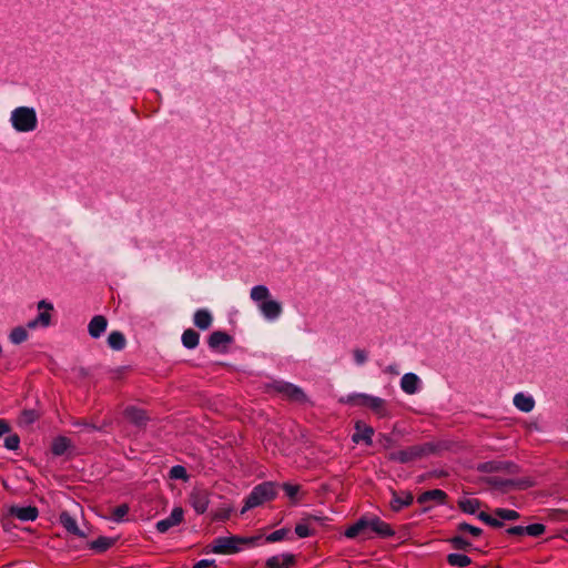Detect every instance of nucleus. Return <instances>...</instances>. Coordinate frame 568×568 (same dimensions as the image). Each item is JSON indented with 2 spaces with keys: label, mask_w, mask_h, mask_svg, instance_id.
I'll return each mask as SVG.
<instances>
[{
  "label": "nucleus",
  "mask_w": 568,
  "mask_h": 568,
  "mask_svg": "<svg viewBox=\"0 0 568 568\" xmlns=\"http://www.w3.org/2000/svg\"><path fill=\"white\" fill-rule=\"evenodd\" d=\"M546 530V526L544 524H531L528 526H525V535L531 536V537H539L541 536Z\"/></svg>",
  "instance_id": "43"
},
{
  "label": "nucleus",
  "mask_w": 568,
  "mask_h": 568,
  "mask_svg": "<svg viewBox=\"0 0 568 568\" xmlns=\"http://www.w3.org/2000/svg\"><path fill=\"white\" fill-rule=\"evenodd\" d=\"M345 537L349 539L362 538L363 540L373 538L371 532V515L358 518L352 526L345 530Z\"/></svg>",
  "instance_id": "7"
},
{
  "label": "nucleus",
  "mask_w": 568,
  "mask_h": 568,
  "mask_svg": "<svg viewBox=\"0 0 568 568\" xmlns=\"http://www.w3.org/2000/svg\"><path fill=\"white\" fill-rule=\"evenodd\" d=\"M373 435H374L373 427L358 420L355 424V433L352 435V440L356 444L364 442L366 445L371 446L373 443V440H372Z\"/></svg>",
  "instance_id": "17"
},
{
  "label": "nucleus",
  "mask_w": 568,
  "mask_h": 568,
  "mask_svg": "<svg viewBox=\"0 0 568 568\" xmlns=\"http://www.w3.org/2000/svg\"><path fill=\"white\" fill-rule=\"evenodd\" d=\"M447 562L455 567H466L471 564L470 557L463 554H449L447 556Z\"/></svg>",
  "instance_id": "33"
},
{
  "label": "nucleus",
  "mask_w": 568,
  "mask_h": 568,
  "mask_svg": "<svg viewBox=\"0 0 568 568\" xmlns=\"http://www.w3.org/2000/svg\"><path fill=\"white\" fill-rule=\"evenodd\" d=\"M341 402L368 407L379 417H385L387 415L386 400L381 397L364 393H355L349 394L345 399L342 398Z\"/></svg>",
  "instance_id": "4"
},
{
  "label": "nucleus",
  "mask_w": 568,
  "mask_h": 568,
  "mask_svg": "<svg viewBox=\"0 0 568 568\" xmlns=\"http://www.w3.org/2000/svg\"><path fill=\"white\" fill-rule=\"evenodd\" d=\"M74 425H80V426L84 425V426L89 427L90 429H95L94 426H91V425L87 424L85 422H77Z\"/></svg>",
  "instance_id": "55"
},
{
  "label": "nucleus",
  "mask_w": 568,
  "mask_h": 568,
  "mask_svg": "<svg viewBox=\"0 0 568 568\" xmlns=\"http://www.w3.org/2000/svg\"><path fill=\"white\" fill-rule=\"evenodd\" d=\"M458 507L462 511L469 514V515H476L477 510L480 507V501L478 499H459L458 500Z\"/></svg>",
  "instance_id": "32"
},
{
  "label": "nucleus",
  "mask_w": 568,
  "mask_h": 568,
  "mask_svg": "<svg viewBox=\"0 0 568 568\" xmlns=\"http://www.w3.org/2000/svg\"><path fill=\"white\" fill-rule=\"evenodd\" d=\"M27 338H28V332L22 326L14 327L9 335L10 342L16 345L23 343L24 341H27Z\"/></svg>",
  "instance_id": "36"
},
{
  "label": "nucleus",
  "mask_w": 568,
  "mask_h": 568,
  "mask_svg": "<svg viewBox=\"0 0 568 568\" xmlns=\"http://www.w3.org/2000/svg\"><path fill=\"white\" fill-rule=\"evenodd\" d=\"M385 372L389 373V374H393V375H398L399 374L398 366L396 364L388 365L386 367Z\"/></svg>",
  "instance_id": "53"
},
{
  "label": "nucleus",
  "mask_w": 568,
  "mask_h": 568,
  "mask_svg": "<svg viewBox=\"0 0 568 568\" xmlns=\"http://www.w3.org/2000/svg\"><path fill=\"white\" fill-rule=\"evenodd\" d=\"M448 542L452 545V547L456 550H470L473 545L469 540L464 538L460 535L454 536L448 539Z\"/></svg>",
  "instance_id": "35"
},
{
  "label": "nucleus",
  "mask_w": 568,
  "mask_h": 568,
  "mask_svg": "<svg viewBox=\"0 0 568 568\" xmlns=\"http://www.w3.org/2000/svg\"><path fill=\"white\" fill-rule=\"evenodd\" d=\"M108 345L114 351H122L126 346V338L120 331H113L108 336Z\"/></svg>",
  "instance_id": "28"
},
{
  "label": "nucleus",
  "mask_w": 568,
  "mask_h": 568,
  "mask_svg": "<svg viewBox=\"0 0 568 568\" xmlns=\"http://www.w3.org/2000/svg\"><path fill=\"white\" fill-rule=\"evenodd\" d=\"M446 499H447V494L444 490L430 489V490H426V491L422 493L417 497V503L420 505H425L428 503H435V504L443 505V504H445Z\"/></svg>",
  "instance_id": "20"
},
{
  "label": "nucleus",
  "mask_w": 568,
  "mask_h": 568,
  "mask_svg": "<svg viewBox=\"0 0 568 568\" xmlns=\"http://www.w3.org/2000/svg\"><path fill=\"white\" fill-rule=\"evenodd\" d=\"M71 448V440L65 436H58L53 439L51 452L54 456H63Z\"/></svg>",
  "instance_id": "27"
},
{
  "label": "nucleus",
  "mask_w": 568,
  "mask_h": 568,
  "mask_svg": "<svg viewBox=\"0 0 568 568\" xmlns=\"http://www.w3.org/2000/svg\"><path fill=\"white\" fill-rule=\"evenodd\" d=\"M20 445V437L17 434L9 435L4 439V447L9 450H17Z\"/></svg>",
  "instance_id": "45"
},
{
  "label": "nucleus",
  "mask_w": 568,
  "mask_h": 568,
  "mask_svg": "<svg viewBox=\"0 0 568 568\" xmlns=\"http://www.w3.org/2000/svg\"><path fill=\"white\" fill-rule=\"evenodd\" d=\"M288 532V529L287 528H282V529H278V530H275L273 531L272 534H270L266 538H265V541L266 542H276V541H281L285 538V536L287 535Z\"/></svg>",
  "instance_id": "44"
},
{
  "label": "nucleus",
  "mask_w": 568,
  "mask_h": 568,
  "mask_svg": "<svg viewBox=\"0 0 568 568\" xmlns=\"http://www.w3.org/2000/svg\"><path fill=\"white\" fill-rule=\"evenodd\" d=\"M211 551L220 555H233L239 552L233 536L217 537L211 544Z\"/></svg>",
  "instance_id": "11"
},
{
  "label": "nucleus",
  "mask_w": 568,
  "mask_h": 568,
  "mask_svg": "<svg viewBox=\"0 0 568 568\" xmlns=\"http://www.w3.org/2000/svg\"><path fill=\"white\" fill-rule=\"evenodd\" d=\"M169 476L171 479H180L183 481H186L189 479V475L185 467L181 465H175L171 467Z\"/></svg>",
  "instance_id": "41"
},
{
  "label": "nucleus",
  "mask_w": 568,
  "mask_h": 568,
  "mask_svg": "<svg viewBox=\"0 0 568 568\" xmlns=\"http://www.w3.org/2000/svg\"><path fill=\"white\" fill-rule=\"evenodd\" d=\"M371 532L382 538H389L395 535L392 526L376 515H371Z\"/></svg>",
  "instance_id": "14"
},
{
  "label": "nucleus",
  "mask_w": 568,
  "mask_h": 568,
  "mask_svg": "<svg viewBox=\"0 0 568 568\" xmlns=\"http://www.w3.org/2000/svg\"><path fill=\"white\" fill-rule=\"evenodd\" d=\"M209 503V493L205 489H194L190 495V504L197 514H204Z\"/></svg>",
  "instance_id": "15"
},
{
  "label": "nucleus",
  "mask_w": 568,
  "mask_h": 568,
  "mask_svg": "<svg viewBox=\"0 0 568 568\" xmlns=\"http://www.w3.org/2000/svg\"><path fill=\"white\" fill-rule=\"evenodd\" d=\"M128 513L129 506L126 504L119 505L112 510L111 519L115 523H120L128 515Z\"/></svg>",
  "instance_id": "42"
},
{
  "label": "nucleus",
  "mask_w": 568,
  "mask_h": 568,
  "mask_svg": "<svg viewBox=\"0 0 568 568\" xmlns=\"http://www.w3.org/2000/svg\"><path fill=\"white\" fill-rule=\"evenodd\" d=\"M295 534L300 537V538H306L308 536H311V530L310 528L304 525V524H297L295 526Z\"/></svg>",
  "instance_id": "47"
},
{
  "label": "nucleus",
  "mask_w": 568,
  "mask_h": 568,
  "mask_svg": "<svg viewBox=\"0 0 568 568\" xmlns=\"http://www.w3.org/2000/svg\"><path fill=\"white\" fill-rule=\"evenodd\" d=\"M10 432V425L6 419H0V437Z\"/></svg>",
  "instance_id": "51"
},
{
  "label": "nucleus",
  "mask_w": 568,
  "mask_h": 568,
  "mask_svg": "<svg viewBox=\"0 0 568 568\" xmlns=\"http://www.w3.org/2000/svg\"><path fill=\"white\" fill-rule=\"evenodd\" d=\"M233 342V337L223 331L213 332L207 339V344L212 349H219L221 346H226Z\"/></svg>",
  "instance_id": "24"
},
{
  "label": "nucleus",
  "mask_w": 568,
  "mask_h": 568,
  "mask_svg": "<svg viewBox=\"0 0 568 568\" xmlns=\"http://www.w3.org/2000/svg\"><path fill=\"white\" fill-rule=\"evenodd\" d=\"M354 361L357 365H364L368 358L367 352L365 349L356 348L353 352Z\"/></svg>",
  "instance_id": "46"
},
{
  "label": "nucleus",
  "mask_w": 568,
  "mask_h": 568,
  "mask_svg": "<svg viewBox=\"0 0 568 568\" xmlns=\"http://www.w3.org/2000/svg\"><path fill=\"white\" fill-rule=\"evenodd\" d=\"M296 564V557L293 554H280L270 557L266 562L265 567L268 568H291Z\"/></svg>",
  "instance_id": "18"
},
{
  "label": "nucleus",
  "mask_w": 568,
  "mask_h": 568,
  "mask_svg": "<svg viewBox=\"0 0 568 568\" xmlns=\"http://www.w3.org/2000/svg\"><path fill=\"white\" fill-rule=\"evenodd\" d=\"M277 495V486L273 481H264L255 486L244 500V507L241 513L255 508L265 501L272 500Z\"/></svg>",
  "instance_id": "2"
},
{
  "label": "nucleus",
  "mask_w": 568,
  "mask_h": 568,
  "mask_svg": "<svg viewBox=\"0 0 568 568\" xmlns=\"http://www.w3.org/2000/svg\"><path fill=\"white\" fill-rule=\"evenodd\" d=\"M506 532L513 536H524L525 535V526H513L507 528Z\"/></svg>",
  "instance_id": "48"
},
{
  "label": "nucleus",
  "mask_w": 568,
  "mask_h": 568,
  "mask_svg": "<svg viewBox=\"0 0 568 568\" xmlns=\"http://www.w3.org/2000/svg\"><path fill=\"white\" fill-rule=\"evenodd\" d=\"M125 418L138 427H143L149 420L146 413L135 406H129L124 409Z\"/></svg>",
  "instance_id": "21"
},
{
  "label": "nucleus",
  "mask_w": 568,
  "mask_h": 568,
  "mask_svg": "<svg viewBox=\"0 0 568 568\" xmlns=\"http://www.w3.org/2000/svg\"><path fill=\"white\" fill-rule=\"evenodd\" d=\"M477 518L479 520H481L483 523H485L486 525H489L494 528H501L504 527V523L501 520L495 517H493L491 515L485 513V511H480L477 514Z\"/></svg>",
  "instance_id": "38"
},
{
  "label": "nucleus",
  "mask_w": 568,
  "mask_h": 568,
  "mask_svg": "<svg viewBox=\"0 0 568 568\" xmlns=\"http://www.w3.org/2000/svg\"><path fill=\"white\" fill-rule=\"evenodd\" d=\"M494 514L503 523L504 520L511 521L520 518V514L518 511L507 508H496L494 509Z\"/></svg>",
  "instance_id": "34"
},
{
  "label": "nucleus",
  "mask_w": 568,
  "mask_h": 568,
  "mask_svg": "<svg viewBox=\"0 0 568 568\" xmlns=\"http://www.w3.org/2000/svg\"><path fill=\"white\" fill-rule=\"evenodd\" d=\"M124 372V368L123 367H120V368H116L115 371L112 372V376L111 378L112 379H119L121 378L122 374Z\"/></svg>",
  "instance_id": "54"
},
{
  "label": "nucleus",
  "mask_w": 568,
  "mask_h": 568,
  "mask_svg": "<svg viewBox=\"0 0 568 568\" xmlns=\"http://www.w3.org/2000/svg\"><path fill=\"white\" fill-rule=\"evenodd\" d=\"M272 388L292 402L304 403L307 400V396L304 390L292 383L276 381L272 384Z\"/></svg>",
  "instance_id": "6"
},
{
  "label": "nucleus",
  "mask_w": 568,
  "mask_h": 568,
  "mask_svg": "<svg viewBox=\"0 0 568 568\" xmlns=\"http://www.w3.org/2000/svg\"><path fill=\"white\" fill-rule=\"evenodd\" d=\"M59 523L62 527L71 535H74L80 538H85L87 534L79 528L77 520L67 510H63L59 516Z\"/></svg>",
  "instance_id": "16"
},
{
  "label": "nucleus",
  "mask_w": 568,
  "mask_h": 568,
  "mask_svg": "<svg viewBox=\"0 0 568 568\" xmlns=\"http://www.w3.org/2000/svg\"><path fill=\"white\" fill-rule=\"evenodd\" d=\"M487 483L504 493L510 489H527L531 486V481L529 479H504L500 477H489L487 478Z\"/></svg>",
  "instance_id": "9"
},
{
  "label": "nucleus",
  "mask_w": 568,
  "mask_h": 568,
  "mask_svg": "<svg viewBox=\"0 0 568 568\" xmlns=\"http://www.w3.org/2000/svg\"><path fill=\"white\" fill-rule=\"evenodd\" d=\"M193 322L197 328L205 331L211 327L213 323V316L207 310L201 308L194 313Z\"/></svg>",
  "instance_id": "25"
},
{
  "label": "nucleus",
  "mask_w": 568,
  "mask_h": 568,
  "mask_svg": "<svg viewBox=\"0 0 568 568\" xmlns=\"http://www.w3.org/2000/svg\"><path fill=\"white\" fill-rule=\"evenodd\" d=\"M39 510L36 506L20 507L12 505L9 507V516L18 518L21 521H33L38 518Z\"/></svg>",
  "instance_id": "13"
},
{
  "label": "nucleus",
  "mask_w": 568,
  "mask_h": 568,
  "mask_svg": "<svg viewBox=\"0 0 568 568\" xmlns=\"http://www.w3.org/2000/svg\"><path fill=\"white\" fill-rule=\"evenodd\" d=\"M10 122L18 132L34 131L38 125L37 112L30 106H18L11 112Z\"/></svg>",
  "instance_id": "3"
},
{
  "label": "nucleus",
  "mask_w": 568,
  "mask_h": 568,
  "mask_svg": "<svg viewBox=\"0 0 568 568\" xmlns=\"http://www.w3.org/2000/svg\"><path fill=\"white\" fill-rule=\"evenodd\" d=\"M282 489L285 491L286 496L290 498L292 503L297 501V496L301 490L300 485L291 484V483H284L282 485Z\"/></svg>",
  "instance_id": "37"
},
{
  "label": "nucleus",
  "mask_w": 568,
  "mask_h": 568,
  "mask_svg": "<svg viewBox=\"0 0 568 568\" xmlns=\"http://www.w3.org/2000/svg\"><path fill=\"white\" fill-rule=\"evenodd\" d=\"M390 500V507L394 511H399L404 507L412 505L414 496L409 491L396 493L393 491Z\"/></svg>",
  "instance_id": "23"
},
{
  "label": "nucleus",
  "mask_w": 568,
  "mask_h": 568,
  "mask_svg": "<svg viewBox=\"0 0 568 568\" xmlns=\"http://www.w3.org/2000/svg\"><path fill=\"white\" fill-rule=\"evenodd\" d=\"M515 407L524 413H529L535 407V400L531 396L518 393L514 396L513 400Z\"/></svg>",
  "instance_id": "26"
},
{
  "label": "nucleus",
  "mask_w": 568,
  "mask_h": 568,
  "mask_svg": "<svg viewBox=\"0 0 568 568\" xmlns=\"http://www.w3.org/2000/svg\"><path fill=\"white\" fill-rule=\"evenodd\" d=\"M108 327V320L103 315H95L88 325V332L92 338H99Z\"/></svg>",
  "instance_id": "22"
},
{
  "label": "nucleus",
  "mask_w": 568,
  "mask_h": 568,
  "mask_svg": "<svg viewBox=\"0 0 568 568\" xmlns=\"http://www.w3.org/2000/svg\"><path fill=\"white\" fill-rule=\"evenodd\" d=\"M12 518H13V516H9V511L7 513V515L3 516L1 523H2V527L4 528V530H9V528L11 526Z\"/></svg>",
  "instance_id": "52"
},
{
  "label": "nucleus",
  "mask_w": 568,
  "mask_h": 568,
  "mask_svg": "<svg viewBox=\"0 0 568 568\" xmlns=\"http://www.w3.org/2000/svg\"><path fill=\"white\" fill-rule=\"evenodd\" d=\"M38 310L40 311L38 316L28 323V327L31 329L38 326L48 327L51 323L50 312L53 310L52 303L42 300L38 303Z\"/></svg>",
  "instance_id": "10"
},
{
  "label": "nucleus",
  "mask_w": 568,
  "mask_h": 568,
  "mask_svg": "<svg viewBox=\"0 0 568 568\" xmlns=\"http://www.w3.org/2000/svg\"><path fill=\"white\" fill-rule=\"evenodd\" d=\"M215 561L213 559H202L199 560L193 568H209L211 566H214Z\"/></svg>",
  "instance_id": "50"
},
{
  "label": "nucleus",
  "mask_w": 568,
  "mask_h": 568,
  "mask_svg": "<svg viewBox=\"0 0 568 568\" xmlns=\"http://www.w3.org/2000/svg\"><path fill=\"white\" fill-rule=\"evenodd\" d=\"M181 341L185 348L193 349L199 345L200 334L193 328H187L183 332Z\"/></svg>",
  "instance_id": "29"
},
{
  "label": "nucleus",
  "mask_w": 568,
  "mask_h": 568,
  "mask_svg": "<svg viewBox=\"0 0 568 568\" xmlns=\"http://www.w3.org/2000/svg\"><path fill=\"white\" fill-rule=\"evenodd\" d=\"M265 568H268V567H265Z\"/></svg>",
  "instance_id": "56"
},
{
  "label": "nucleus",
  "mask_w": 568,
  "mask_h": 568,
  "mask_svg": "<svg viewBox=\"0 0 568 568\" xmlns=\"http://www.w3.org/2000/svg\"><path fill=\"white\" fill-rule=\"evenodd\" d=\"M184 511L181 507H175L171 514L156 523V530L161 534L169 531L172 527L178 526L183 520Z\"/></svg>",
  "instance_id": "12"
},
{
  "label": "nucleus",
  "mask_w": 568,
  "mask_h": 568,
  "mask_svg": "<svg viewBox=\"0 0 568 568\" xmlns=\"http://www.w3.org/2000/svg\"><path fill=\"white\" fill-rule=\"evenodd\" d=\"M250 297L258 303V310L268 322H274L283 314V306L280 302L271 298V292L265 285H256L251 288Z\"/></svg>",
  "instance_id": "1"
},
{
  "label": "nucleus",
  "mask_w": 568,
  "mask_h": 568,
  "mask_svg": "<svg viewBox=\"0 0 568 568\" xmlns=\"http://www.w3.org/2000/svg\"><path fill=\"white\" fill-rule=\"evenodd\" d=\"M433 452L430 445H414L406 449H402L398 452H393L388 455V458L393 462H397L400 464H408L410 462L417 460L426 456Z\"/></svg>",
  "instance_id": "5"
},
{
  "label": "nucleus",
  "mask_w": 568,
  "mask_h": 568,
  "mask_svg": "<svg viewBox=\"0 0 568 568\" xmlns=\"http://www.w3.org/2000/svg\"><path fill=\"white\" fill-rule=\"evenodd\" d=\"M422 381L415 373H406L400 379V388L408 395H414L419 392Z\"/></svg>",
  "instance_id": "19"
},
{
  "label": "nucleus",
  "mask_w": 568,
  "mask_h": 568,
  "mask_svg": "<svg viewBox=\"0 0 568 568\" xmlns=\"http://www.w3.org/2000/svg\"><path fill=\"white\" fill-rule=\"evenodd\" d=\"M234 544H236L239 548V552L243 550L244 548H252L258 545V541L262 539V536H251V537H244V536H237L233 535Z\"/></svg>",
  "instance_id": "30"
},
{
  "label": "nucleus",
  "mask_w": 568,
  "mask_h": 568,
  "mask_svg": "<svg viewBox=\"0 0 568 568\" xmlns=\"http://www.w3.org/2000/svg\"><path fill=\"white\" fill-rule=\"evenodd\" d=\"M477 470L480 473H506L517 474L519 471L518 466L513 462L505 460H489L478 464Z\"/></svg>",
  "instance_id": "8"
},
{
  "label": "nucleus",
  "mask_w": 568,
  "mask_h": 568,
  "mask_svg": "<svg viewBox=\"0 0 568 568\" xmlns=\"http://www.w3.org/2000/svg\"><path fill=\"white\" fill-rule=\"evenodd\" d=\"M39 415L33 409H24L19 418L20 425L29 426L38 419Z\"/></svg>",
  "instance_id": "40"
},
{
  "label": "nucleus",
  "mask_w": 568,
  "mask_h": 568,
  "mask_svg": "<svg viewBox=\"0 0 568 568\" xmlns=\"http://www.w3.org/2000/svg\"><path fill=\"white\" fill-rule=\"evenodd\" d=\"M115 540L109 537H99L89 544V548L95 552H104L114 545Z\"/></svg>",
  "instance_id": "31"
},
{
  "label": "nucleus",
  "mask_w": 568,
  "mask_h": 568,
  "mask_svg": "<svg viewBox=\"0 0 568 568\" xmlns=\"http://www.w3.org/2000/svg\"><path fill=\"white\" fill-rule=\"evenodd\" d=\"M457 530L459 532H468V534H470L475 538H478V537H480L483 535V529L481 528L473 526V525L467 524V523H459L457 525Z\"/></svg>",
  "instance_id": "39"
},
{
  "label": "nucleus",
  "mask_w": 568,
  "mask_h": 568,
  "mask_svg": "<svg viewBox=\"0 0 568 568\" xmlns=\"http://www.w3.org/2000/svg\"><path fill=\"white\" fill-rule=\"evenodd\" d=\"M382 444L385 448H392L396 446V442L393 437L389 435H383L382 436Z\"/></svg>",
  "instance_id": "49"
}]
</instances>
